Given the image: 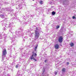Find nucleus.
Returning a JSON list of instances; mask_svg holds the SVG:
<instances>
[{"mask_svg":"<svg viewBox=\"0 0 76 76\" xmlns=\"http://www.w3.org/2000/svg\"><path fill=\"white\" fill-rule=\"evenodd\" d=\"M55 49H58L59 48V45L57 44L55 45Z\"/></svg>","mask_w":76,"mask_h":76,"instance_id":"12","label":"nucleus"},{"mask_svg":"<svg viewBox=\"0 0 76 76\" xmlns=\"http://www.w3.org/2000/svg\"><path fill=\"white\" fill-rule=\"evenodd\" d=\"M35 26H35L34 25V26H32V27L33 28H35Z\"/></svg>","mask_w":76,"mask_h":76,"instance_id":"35","label":"nucleus"},{"mask_svg":"<svg viewBox=\"0 0 76 76\" xmlns=\"http://www.w3.org/2000/svg\"><path fill=\"white\" fill-rule=\"evenodd\" d=\"M44 72H45V70H44L43 71V73H42V74H43L44 73Z\"/></svg>","mask_w":76,"mask_h":76,"instance_id":"36","label":"nucleus"},{"mask_svg":"<svg viewBox=\"0 0 76 76\" xmlns=\"http://www.w3.org/2000/svg\"><path fill=\"white\" fill-rule=\"evenodd\" d=\"M25 32L26 34H28L29 37H31V38H32L33 37V35H34V33H32L31 32V31L29 30H28L25 31Z\"/></svg>","mask_w":76,"mask_h":76,"instance_id":"6","label":"nucleus"},{"mask_svg":"<svg viewBox=\"0 0 76 76\" xmlns=\"http://www.w3.org/2000/svg\"><path fill=\"white\" fill-rule=\"evenodd\" d=\"M24 38H26V39H27V38H28V37H27V36H25V37H24Z\"/></svg>","mask_w":76,"mask_h":76,"instance_id":"29","label":"nucleus"},{"mask_svg":"<svg viewBox=\"0 0 76 76\" xmlns=\"http://www.w3.org/2000/svg\"><path fill=\"white\" fill-rule=\"evenodd\" d=\"M19 1H18L17 2H16V4H19V3H20Z\"/></svg>","mask_w":76,"mask_h":76,"instance_id":"25","label":"nucleus"},{"mask_svg":"<svg viewBox=\"0 0 76 76\" xmlns=\"http://www.w3.org/2000/svg\"><path fill=\"white\" fill-rule=\"evenodd\" d=\"M67 64H69V62H67Z\"/></svg>","mask_w":76,"mask_h":76,"instance_id":"37","label":"nucleus"},{"mask_svg":"<svg viewBox=\"0 0 76 76\" xmlns=\"http://www.w3.org/2000/svg\"><path fill=\"white\" fill-rule=\"evenodd\" d=\"M12 30V28H11L10 29V32L11 33H13V32L11 31Z\"/></svg>","mask_w":76,"mask_h":76,"instance_id":"26","label":"nucleus"},{"mask_svg":"<svg viewBox=\"0 0 76 76\" xmlns=\"http://www.w3.org/2000/svg\"><path fill=\"white\" fill-rule=\"evenodd\" d=\"M60 28V26H56V29H58V28Z\"/></svg>","mask_w":76,"mask_h":76,"instance_id":"23","label":"nucleus"},{"mask_svg":"<svg viewBox=\"0 0 76 76\" xmlns=\"http://www.w3.org/2000/svg\"><path fill=\"white\" fill-rule=\"evenodd\" d=\"M6 62L4 61L3 62V64H4V68L3 67H1L0 68V70H0V72L1 73L3 72V73L2 74V76H10V75L9 74H7V73H5L4 70H5V67H6V64L5 63Z\"/></svg>","mask_w":76,"mask_h":76,"instance_id":"2","label":"nucleus"},{"mask_svg":"<svg viewBox=\"0 0 76 76\" xmlns=\"http://www.w3.org/2000/svg\"><path fill=\"white\" fill-rule=\"evenodd\" d=\"M13 45H16V43H14L13 44Z\"/></svg>","mask_w":76,"mask_h":76,"instance_id":"38","label":"nucleus"},{"mask_svg":"<svg viewBox=\"0 0 76 76\" xmlns=\"http://www.w3.org/2000/svg\"><path fill=\"white\" fill-rule=\"evenodd\" d=\"M26 18H29V19H32V18H33V16L31 15H29L28 16V17L24 16L23 18L24 20H26Z\"/></svg>","mask_w":76,"mask_h":76,"instance_id":"8","label":"nucleus"},{"mask_svg":"<svg viewBox=\"0 0 76 76\" xmlns=\"http://www.w3.org/2000/svg\"><path fill=\"white\" fill-rule=\"evenodd\" d=\"M70 45L71 47H73L74 46V44L73 42H71L70 43Z\"/></svg>","mask_w":76,"mask_h":76,"instance_id":"17","label":"nucleus"},{"mask_svg":"<svg viewBox=\"0 0 76 76\" xmlns=\"http://www.w3.org/2000/svg\"><path fill=\"white\" fill-rule=\"evenodd\" d=\"M72 18L73 19H76V17H75V16H73L72 17Z\"/></svg>","mask_w":76,"mask_h":76,"instance_id":"27","label":"nucleus"},{"mask_svg":"<svg viewBox=\"0 0 76 76\" xmlns=\"http://www.w3.org/2000/svg\"><path fill=\"white\" fill-rule=\"evenodd\" d=\"M34 56L35 57H36V56H37V54L36 53H34Z\"/></svg>","mask_w":76,"mask_h":76,"instance_id":"33","label":"nucleus"},{"mask_svg":"<svg viewBox=\"0 0 76 76\" xmlns=\"http://www.w3.org/2000/svg\"><path fill=\"white\" fill-rule=\"evenodd\" d=\"M57 72H55V75H57Z\"/></svg>","mask_w":76,"mask_h":76,"instance_id":"32","label":"nucleus"},{"mask_svg":"<svg viewBox=\"0 0 76 76\" xmlns=\"http://www.w3.org/2000/svg\"><path fill=\"white\" fill-rule=\"evenodd\" d=\"M55 2L53 0L50 1H49V3L50 4H53L54 3H55Z\"/></svg>","mask_w":76,"mask_h":76,"instance_id":"11","label":"nucleus"},{"mask_svg":"<svg viewBox=\"0 0 76 76\" xmlns=\"http://www.w3.org/2000/svg\"><path fill=\"white\" fill-rule=\"evenodd\" d=\"M5 4H6V3L7 4V2H5Z\"/></svg>","mask_w":76,"mask_h":76,"instance_id":"40","label":"nucleus"},{"mask_svg":"<svg viewBox=\"0 0 76 76\" xmlns=\"http://www.w3.org/2000/svg\"><path fill=\"white\" fill-rule=\"evenodd\" d=\"M19 29L21 32L19 31L17 32V31H16L15 33L16 34L15 35V37L11 38V40L12 43V42L15 43V42H16L17 41L15 40L16 39L15 38H16L18 37H22V36H23V33L24 32V31H23V29L21 28H20ZM22 31H23L22 32Z\"/></svg>","mask_w":76,"mask_h":76,"instance_id":"1","label":"nucleus"},{"mask_svg":"<svg viewBox=\"0 0 76 76\" xmlns=\"http://www.w3.org/2000/svg\"><path fill=\"white\" fill-rule=\"evenodd\" d=\"M11 71L12 72H13V68H12V69H11Z\"/></svg>","mask_w":76,"mask_h":76,"instance_id":"34","label":"nucleus"},{"mask_svg":"<svg viewBox=\"0 0 76 76\" xmlns=\"http://www.w3.org/2000/svg\"><path fill=\"white\" fill-rule=\"evenodd\" d=\"M39 3L40 4H41V5L43 4L44 3V1H39Z\"/></svg>","mask_w":76,"mask_h":76,"instance_id":"15","label":"nucleus"},{"mask_svg":"<svg viewBox=\"0 0 76 76\" xmlns=\"http://www.w3.org/2000/svg\"><path fill=\"white\" fill-rule=\"evenodd\" d=\"M28 20H29V19H28Z\"/></svg>","mask_w":76,"mask_h":76,"instance_id":"45","label":"nucleus"},{"mask_svg":"<svg viewBox=\"0 0 76 76\" xmlns=\"http://www.w3.org/2000/svg\"><path fill=\"white\" fill-rule=\"evenodd\" d=\"M22 75H23V74H19L18 75V76H22Z\"/></svg>","mask_w":76,"mask_h":76,"instance_id":"31","label":"nucleus"},{"mask_svg":"<svg viewBox=\"0 0 76 76\" xmlns=\"http://www.w3.org/2000/svg\"><path fill=\"white\" fill-rule=\"evenodd\" d=\"M0 17L1 18H4V16L3 15H0Z\"/></svg>","mask_w":76,"mask_h":76,"instance_id":"18","label":"nucleus"},{"mask_svg":"<svg viewBox=\"0 0 76 76\" xmlns=\"http://www.w3.org/2000/svg\"><path fill=\"white\" fill-rule=\"evenodd\" d=\"M3 30H6L7 29L6 28H5V27H4L3 28Z\"/></svg>","mask_w":76,"mask_h":76,"instance_id":"24","label":"nucleus"},{"mask_svg":"<svg viewBox=\"0 0 76 76\" xmlns=\"http://www.w3.org/2000/svg\"><path fill=\"white\" fill-rule=\"evenodd\" d=\"M4 20H3L2 21H1V23H3V22H4Z\"/></svg>","mask_w":76,"mask_h":76,"instance_id":"28","label":"nucleus"},{"mask_svg":"<svg viewBox=\"0 0 76 76\" xmlns=\"http://www.w3.org/2000/svg\"><path fill=\"white\" fill-rule=\"evenodd\" d=\"M3 25H4V24H3V23H2V26Z\"/></svg>","mask_w":76,"mask_h":76,"instance_id":"39","label":"nucleus"},{"mask_svg":"<svg viewBox=\"0 0 76 76\" xmlns=\"http://www.w3.org/2000/svg\"><path fill=\"white\" fill-rule=\"evenodd\" d=\"M52 15H54L56 14V12H55L54 11H53L52 12Z\"/></svg>","mask_w":76,"mask_h":76,"instance_id":"19","label":"nucleus"},{"mask_svg":"<svg viewBox=\"0 0 76 76\" xmlns=\"http://www.w3.org/2000/svg\"><path fill=\"white\" fill-rule=\"evenodd\" d=\"M63 37L62 36H60L58 39V41L60 43H61L63 42Z\"/></svg>","mask_w":76,"mask_h":76,"instance_id":"9","label":"nucleus"},{"mask_svg":"<svg viewBox=\"0 0 76 76\" xmlns=\"http://www.w3.org/2000/svg\"><path fill=\"white\" fill-rule=\"evenodd\" d=\"M18 14V12H16L14 14V16H17Z\"/></svg>","mask_w":76,"mask_h":76,"instance_id":"22","label":"nucleus"},{"mask_svg":"<svg viewBox=\"0 0 76 76\" xmlns=\"http://www.w3.org/2000/svg\"><path fill=\"white\" fill-rule=\"evenodd\" d=\"M16 19V18H15V17H13L12 19H11L10 20V23L8 25H7V24H5V27H6V28H10V27H11L12 26V25H13V22H12V21H13V19Z\"/></svg>","mask_w":76,"mask_h":76,"instance_id":"4","label":"nucleus"},{"mask_svg":"<svg viewBox=\"0 0 76 76\" xmlns=\"http://www.w3.org/2000/svg\"><path fill=\"white\" fill-rule=\"evenodd\" d=\"M19 66V64H17L15 66L16 68H18V67Z\"/></svg>","mask_w":76,"mask_h":76,"instance_id":"20","label":"nucleus"},{"mask_svg":"<svg viewBox=\"0 0 76 76\" xmlns=\"http://www.w3.org/2000/svg\"><path fill=\"white\" fill-rule=\"evenodd\" d=\"M2 56H6V55L7 54V51L6 49H3L2 51Z\"/></svg>","mask_w":76,"mask_h":76,"instance_id":"7","label":"nucleus"},{"mask_svg":"<svg viewBox=\"0 0 76 76\" xmlns=\"http://www.w3.org/2000/svg\"><path fill=\"white\" fill-rule=\"evenodd\" d=\"M4 39V41L5 42H7V35L6 34H4L3 35V36H2V34H0V39H3V38Z\"/></svg>","mask_w":76,"mask_h":76,"instance_id":"5","label":"nucleus"},{"mask_svg":"<svg viewBox=\"0 0 76 76\" xmlns=\"http://www.w3.org/2000/svg\"><path fill=\"white\" fill-rule=\"evenodd\" d=\"M37 47H38V45H37V46H36L35 48L34 49L35 51H36V50H37Z\"/></svg>","mask_w":76,"mask_h":76,"instance_id":"21","label":"nucleus"},{"mask_svg":"<svg viewBox=\"0 0 76 76\" xmlns=\"http://www.w3.org/2000/svg\"><path fill=\"white\" fill-rule=\"evenodd\" d=\"M2 56V61H4V59L6 58V56Z\"/></svg>","mask_w":76,"mask_h":76,"instance_id":"14","label":"nucleus"},{"mask_svg":"<svg viewBox=\"0 0 76 76\" xmlns=\"http://www.w3.org/2000/svg\"><path fill=\"white\" fill-rule=\"evenodd\" d=\"M75 19H76V18H75Z\"/></svg>","mask_w":76,"mask_h":76,"instance_id":"44","label":"nucleus"},{"mask_svg":"<svg viewBox=\"0 0 76 76\" xmlns=\"http://www.w3.org/2000/svg\"><path fill=\"white\" fill-rule=\"evenodd\" d=\"M31 60H34L35 61H37V60L34 59V55H32V56L31 57Z\"/></svg>","mask_w":76,"mask_h":76,"instance_id":"10","label":"nucleus"},{"mask_svg":"<svg viewBox=\"0 0 76 76\" xmlns=\"http://www.w3.org/2000/svg\"><path fill=\"white\" fill-rule=\"evenodd\" d=\"M19 71H18V73H19Z\"/></svg>","mask_w":76,"mask_h":76,"instance_id":"41","label":"nucleus"},{"mask_svg":"<svg viewBox=\"0 0 76 76\" xmlns=\"http://www.w3.org/2000/svg\"><path fill=\"white\" fill-rule=\"evenodd\" d=\"M66 1V0H61L60 1V3H64V2H65Z\"/></svg>","mask_w":76,"mask_h":76,"instance_id":"16","label":"nucleus"},{"mask_svg":"<svg viewBox=\"0 0 76 76\" xmlns=\"http://www.w3.org/2000/svg\"><path fill=\"white\" fill-rule=\"evenodd\" d=\"M48 61V60H45V63H47V61Z\"/></svg>","mask_w":76,"mask_h":76,"instance_id":"30","label":"nucleus"},{"mask_svg":"<svg viewBox=\"0 0 76 76\" xmlns=\"http://www.w3.org/2000/svg\"><path fill=\"white\" fill-rule=\"evenodd\" d=\"M16 6H18V5H17Z\"/></svg>","mask_w":76,"mask_h":76,"instance_id":"43","label":"nucleus"},{"mask_svg":"<svg viewBox=\"0 0 76 76\" xmlns=\"http://www.w3.org/2000/svg\"><path fill=\"white\" fill-rule=\"evenodd\" d=\"M41 28H38V27L36 28V29L35 31V38L36 39H37L39 38V33L41 32Z\"/></svg>","mask_w":76,"mask_h":76,"instance_id":"3","label":"nucleus"},{"mask_svg":"<svg viewBox=\"0 0 76 76\" xmlns=\"http://www.w3.org/2000/svg\"><path fill=\"white\" fill-rule=\"evenodd\" d=\"M66 69L65 68H63L62 70V73L63 74H64V72H66Z\"/></svg>","mask_w":76,"mask_h":76,"instance_id":"13","label":"nucleus"},{"mask_svg":"<svg viewBox=\"0 0 76 76\" xmlns=\"http://www.w3.org/2000/svg\"><path fill=\"white\" fill-rule=\"evenodd\" d=\"M33 1H34V0H32Z\"/></svg>","mask_w":76,"mask_h":76,"instance_id":"42","label":"nucleus"}]
</instances>
